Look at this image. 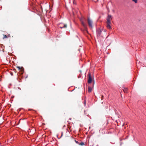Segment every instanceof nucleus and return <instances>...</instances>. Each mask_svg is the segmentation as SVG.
<instances>
[{"instance_id":"nucleus-1","label":"nucleus","mask_w":146,"mask_h":146,"mask_svg":"<svg viewBox=\"0 0 146 146\" xmlns=\"http://www.w3.org/2000/svg\"><path fill=\"white\" fill-rule=\"evenodd\" d=\"M102 31H103L104 32V33H105L106 32V30L105 29H102V30L100 29H97L96 33L98 36H102L101 35Z\"/></svg>"},{"instance_id":"nucleus-2","label":"nucleus","mask_w":146,"mask_h":146,"mask_svg":"<svg viewBox=\"0 0 146 146\" xmlns=\"http://www.w3.org/2000/svg\"><path fill=\"white\" fill-rule=\"evenodd\" d=\"M88 22L89 27L90 29H92L93 27L92 25V21L89 18H88Z\"/></svg>"},{"instance_id":"nucleus-3","label":"nucleus","mask_w":146,"mask_h":146,"mask_svg":"<svg viewBox=\"0 0 146 146\" xmlns=\"http://www.w3.org/2000/svg\"><path fill=\"white\" fill-rule=\"evenodd\" d=\"M111 15H108L107 18L106 23H111Z\"/></svg>"},{"instance_id":"nucleus-4","label":"nucleus","mask_w":146,"mask_h":146,"mask_svg":"<svg viewBox=\"0 0 146 146\" xmlns=\"http://www.w3.org/2000/svg\"><path fill=\"white\" fill-rule=\"evenodd\" d=\"M60 28L61 29L63 28H66L67 27V25L66 24L60 23Z\"/></svg>"},{"instance_id":"nucleus-5","label":"nucleus","mask_w":146,"mask_h":146,"mask_svg":"<svg viewBox=\"0 0 146 146\" xmlns=\"http://www.w3.org/2000/svg\"><path fill=\"white\" fill-rule=\"evenodd\" d=\"M88 82L89 84H90L91 83L92 81V78L91 77V75L90 74H88Z\"/></svg>"},{"instance_id":"nucleus-6","label":"nucleus","mask_w":146,"mask_h":146,"mask_svg":"<svg viewBox=\"0 0 146 146\" xmlns=\"http://www.w3.org/2000/svg\"><path fill=\"white\" fill-rule=\"evenodd\" d=\"M111 24V23H106V27L108 29L110 30L111 29V27L110 25Z\"/></svg>"},{"instance_id":"nucleus-7","label":"nucleus","mask_w":146,"mask_h":146,"mask_svg":"<svg viewBox=\"0 0 146 146\" xmlns=\"http://www.w3.org/2000/svg\"><path fill=\"white\" fill-rule=\"evenodd\" d=\"M81 24H82V26L84 28V29H85V30H86L87 27H86V24L83 21H82V20H81Z\"/></svg>"},{"instance_id":"nucleus-8","label":"nucleus","mask_w":146,"mask_h":146,"mask_svg":"<svg viewBox=\"0 0 146 146\" xmlns=\"http://www.w3.org/2000/svg\"><path fill=\"white\" fill-rule=\"evenodd\" d=\"M92 88L90 87H88V92H91L92 90Z\"/></svg>"},{"instance_id":"nucleus-9","label":"nucleus","mask_w":146,"mask_h":146,"mask_svg":"<svg viewBox=\"0 0 146 146\" xmlns=\"http://www.w3.org/2000/svg\"><path fill=\"white\" fill-rule=\"evenodd\" d=\"M79 144L81 145L82 146L85 145L84 143L83 142H81Z\"/></svg>"},{"instance_id":"nucleus-10","label":"nucleus","mask_w":146,"mask_h":146,"mask_svg":"<svg viewBox=\"0 0 146 146\" xmlns=\"http://www.w3.org/2000/svg\"><path fill=\"white\" fill-rule=\"evenodd\" d=\"M133 1H134L135 3H136L137 2V0H132Z\"/></svg>"},{"instance_id":"nucleus-11","label":"nucleus","mask_w":146,"mask_h":146,"mask_svg":"<svg viewBox=\"0 0 146 146\" xmlns=\"http://www.w3.org/2000/svg\"><path fill=\"white\" fill-rule=\"evenodd\" d=\"M75 142H76V143H77V144H79V142H78L77 141H76V140H75Z\"/></svg>"},{"instance_id":"nucleus-12","label":"nucleus","mask_w":146,"mask_h":146,"mask_svg":"<svg viewBox=\"0 0 146 146\" xmlns=\"http://www.w3.org/2000/svg\"><path fill=\"white\" fill-rule=\"evenodd\" d=\"M6 37H7L6 35H4L3 38H6Z\"/></svg>"},{"instance_id":"nucleus-13","label":"nucleus","mask_w":146,"mask_h":146,"mask_svg":"<svg viewBox=\"0 0 146 146\" xmlns=\"http://www.w3.org/2000/svg\"><path fill=\"white\" fill-rule=\"evenodd\" d=\"M17 68H19V70H20L21 69V68L20 67H17Z\"/></svg>"},{"instance_id":"nucleus-14","label":"nucleus","mask_w":146,"mask_h":146,"mask_svg":"<svg viewBox=\"0 0 146 146\" xmlns=\"http://www.w3.org/2000/svg\"><path fill=\"white\" fill-rule=\"evenodd\" d=\"M84 105H86V101H84Z\"/></svg>"},{"instance_id":"nucleus-15","label":"nucleus","mask_w":146,"mask_h":146,"mask_svg":"<svg viewBox=\"0 0 146 146\" xmlns=\"http://www.w3.org/2000/svg\"><path fill=\"white\" fill-rule=\"evenodd\" d=\"M11 74V75H13L12 73Z\"/></svg>"}]
</instances>
